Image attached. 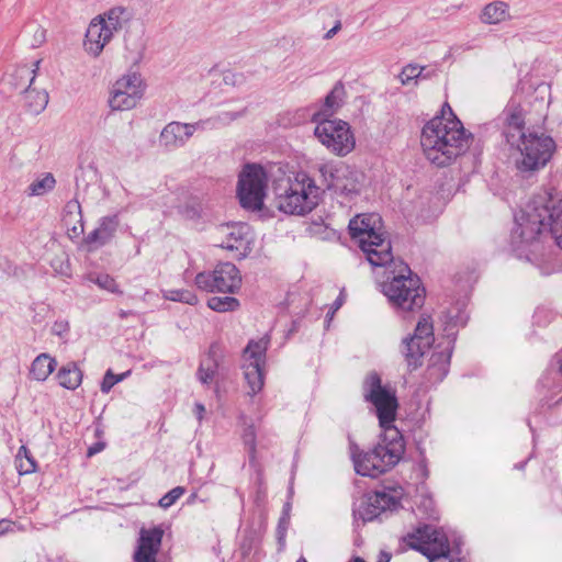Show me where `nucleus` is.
<instances>
[{
	"mask_svg": "<svg viewBox=\"0 0 562 562\" xmlns=\"http://www.w3.org/2000/svg\"><path fill=\"white\" fill-rule=\"evenodd\" d=\"M547 226L555 245L562 250V201L557 195L543 192L515 214L509 241L515 256L533 265L543 276L562 270L555 251L544 247L541 240Z\"/></svg>",
	"mask_w": 562,
	"mask_h": 562,
	"instance_id": "1",
	"label": "nucleus"
},
{
	"mask_svg": "<svg viewBox=\"0 0 562 562\" xmlns=\"http://www.w3.org/2000/svg\"><path fill=\"white\" fill-rule=\"evenodd\" d=\"M363 397L373 406L383 434L378 445L370 451L356 453V448H351V457L359 475L378 477L393 469L405 452L404 438L394 426L397 398L393 391L382 385L376 373L367 376L363 383Z\"/></svg>",
	"mask_w": 562,
	"mask_h": 562,
	"instance_id": "2",
	"label": "nucleus"
},
{
	"mask_svg": "<svg viewBox=\"0 0 562 562\" xmlns=\"http://www.w3.org/2000/svg\"><path fill=\"white\" fill-rule=\"evenodd\" d=\"M470 143L471 134L465 131L448 103L422 130L423 153L427 160L438 167L450 165L468 150Z\"/></svg>",
	"mask_w": 562,
	"mask_h": 562,
	"instance_id": "3",
	"label": "nucleus"
},
{
	"mask_svg": "<svg viewBox=\"0 0 562 562\" xmlns=\"http://www.w3.org/2000/svg\"><path fill=\"white\" fill-rule=\"evenodd\" d=\"M272 189L277 199L278 209L291 215H305L318 204L319 188L315 180L304 171L284 177L282 166L270 167Z\"/></svg>",
	"mask_w": 562,
	"mask_h": 562,
	"instance_id": "4",
	"label": "nucleus"
},
{
	"mask_svg": "<svg viewBox=\"0 0 562 562\" xmlns=\"http://www.w3.org/2000/svg\"><path fill=\"white\" fill-rule=\"evenodd\" d=\"M390 276L381 283V291L389 304L397 313H409L420 310L425 302V288L419 277L412 272L403 261L392 258Z\"/></svg>",
	"mask_w": 562,
	"mask_h": 562,
	"instance_id": "5",
	"label": "nucleus"
},
{
	"mask_svg": "<svg viewBox=\"0 0 562 562\" xmlns=\"http://www.w3.org/2000/svg\"><path fill=\"white\" fill-rule=\"evenodd\" d=\"M352 241L364 254L373 267H385L392 261V246L383 231L381 216L376 213L358 214L349 222Z\"/></svg>",
	"mask_w": 562,
	"mask_h": 562,
	"instance_id": "6",
	"label": "nucleus"
},
{
	"mask_svg": "<svg viewBox=\"0 0 562 562\" xmlns=\"http://www.w3.org/2000/svg\"><path fill=\"white\" fill-rule=\"evenodd\" d=\"M507 144L516 150L515 166L520 172H535L544 168L557 150L555 140L538 132L519 135L508 133Z\"/></svg>",
	"mask_w": 562,
	"mask_h": 562,
	"instance_id": "7",
	"label": "nucleus"
},
{
	"mask_svg": "<svg viewBox=\"0 0 562 562\" xmlns=\"http://www.w3.org/2000/svg\"><path fill=\"white\" fill-rule=\"evenodd\" d=\"M321 180L327 190L351 201L362 189L363 175L342 161H326L318 166Z\"/></svg>",
	"mask_w": 562,
	"mask_h": 562,
	"instance_id": "8",
	"label": "nucleus"
},
{
	"mask_svg": "<svg viewBox=\"0 0 562 562\" xmlns=\"http://www.w3.org/2000/svg\"><path fill=\"white\" fill-rule=\"evenodd\" d=\"M270 170L257 164H247L238 177L237 196L246 210L258 211L263 206Z\"/></svg>",
	"mask_w": 562,
	"mask_h": 562,
	"instance_id": "9",
	"label": "nucleus"
},
{
	"mask_svg": "<svg viewBox=\"0 0 562 562\" xmlns=\"http://www.w3.org/2000/svg\"><path fill=\"white\" fill-rule=\"evenodd\" d=\"M316 124L314 135L331 154L344 157L356 146V138L349 123L339 120H312Z\"/></svg>",
	"mask_w": 562,
	"mask_h": 562,
	"instance_id": "10",
	"label": "nucleus"
},
{
	"mask_svg": "<svg viewBox=\"0 0 562 562\" xmlns=\"http://www.w3.org/2000/svg\"><path fill=\"white\" fill-rule=\"evenodd\" d=\"M269 347V338L261 337L250 340L243 351L241 369L247 383V394L255 396L261 392L266 378V356Z\"/></svg>",
	"mask_w": 562,
	"mask_h": 562,
	"instance_id": "11",
	"label": "nucleus"
},
{
	"mask_svg": "<svg viewBox=\"0 0 562 562\" xmlns=\"http://www.w3.org/2000/svg\"><path fill=\"white\" fill-rule=\"evenodd\" d=\"M147 85L138 71H127L111 86L108 104L112 111L135 109L144 98Z\"/></svg>",
	"mask_w": 562,
	"mask_h": 562,
	"instance_id": "12",
	"label": "nucleus"
},
{
	"mask_svg": "<svg viewBox=\"0 0 562 562\" xmlns=\"http://www.w3.org/2000/svg\"><path fill=\"white\" fill-rule=\"evenodd\" d=\"M240 115L241 113L239 112L224 111L214 119L199 121L193 124L171 122L161 131L159 140L160 144L168 149L177 148L183 146L194 132L229 124Z\"/></svg>",
	"mask_w": 562,
	"mask_h": 562,
	"instance_id": "13",
	"label": "nucleus"
},
{
	"mask_svg": "<svg viewBox=\"0 0 562 562\" xmlns=\"http://www.w3.org/2000/svg\"><path fill=\"white\" fill-rule=\"evenodd\" d=\"M403 541L407 547L427 557L430 562H436L440 558H447L450 551L448 538L443 531L429 525L416 528L413 532L407 533Z\"/></svg>",
	"mask_w": 562,
	"mask_h": 562,
	"instance_id": "14",
	"label": "nucleus"
},
{
	"mask_svg": "<svg viewBox=\"0 0 562 562\" xmlns=\"http://www.w3.org/2000/svg\"><path fill=\"white\" fill-rule=\"evenodd\" d=\"M194 284L205 292L235 294L241 286V274L232 262H220L213 271L199 272Z\"/></svg>",
	"mask_w": 562,
	"mask_h": 562,
	"instance_id": "15",
	"label": "nucleus"
},
{
	"mask_svg": "<svg viewBox=\"0 0 562 562\" xmlns=\"http://www.w3.org/2000/svg\"><path fill=\"white\" fill-rule=\"evenodd\" d=\"M216 246L232 252L233 258L241 260L254 249L255 235L246 223H228L216 228Z\"/></svg>",
	"mask_w": 562,
	"mask_h": 562,
	"instance_id": "16",
	"label": "nucleus"
},
{
	"mask_svg": "<svg viewBox=\"0 0 562 562\" xmlns=\"http://www.w3.org/2000/svg\"><path fill=\"white\" fill-rule=\"evenodd\" d=\"M435 341L434 325L429 316L422 315L413 336L403 340L402 353L412 368L422 364V359Z\"/></svg>",
	"mask_w": 562,
	"mask_h": 562,
	"instance_id": "17",
	"label": "nucleus"
},
{
	"mask_svg": "<svg viewBox=\"0 0 562 562\" xmlns=\"http://www.w3.org/2000/svg\"><path fill=\"white\" fill-rule=\"evenodd\" d=\"M402 492L397 488H384L376 491L362 502L356 514L364 521H370L383 512L394 510L401 504Z\"/></svg>",
	"mask_w": 562,
	"mask_h": 562,
	"instance_id": "18",
	"label": "nucleus"
},
{
	"mask_svg": "<svg viewBox=\"0 0 562 562\" xmlns=\"http://www.w3.org/2000/svg\"><path fill=\"white\" fill-rule=\"evenodd\" d=\"M113 37L112 32L94 16L86 30L83 50L90 57L98 58Z\"/></svg>",
	"mask_w": 562,
	"mask_h": 562,
	"instance_id": "19",
	"label": "nucleus"
},
{
	"mask_svg": "<svg viewBox=\"0 0 562 562\" xmlns=\"http://www.w3.org/2000/svg\"><path fill=\"white\" fill-rule=\"evenodd\" d=\"M162 530L158 527L142 529L137 549L134 552V562H156V557L162 540Z\"/></svg>",
	"mask_w": 562,
	"mask_h": 562,
	"instance_id": "20",
	"label": "nucleus"
},
{
	"mask_svg": "<svg viewBox=\"0 0 562 562\" xmlns=\"http://www.w3.org/2000/svg\"><path fill=\"white\" fill-rule=\"evenodd\" d=\"M499 120L503 125V134L507 139L508 133H515L516 135L526 133L525 128V112L520 105L518 95L515 94L505 109L503 110Z\"/></svg>",
	"mask_w": 562,
	"mask_h": 562,
	"instance_id": "21",
	"label": "nucleus"
},
{
	"mask_svg": "<svg viewBox=\"0 0 562 562\" xmlns=\"http://www.w3.org/2000/svg\"><path fill=\"white\" fill-rule=\"evenodd\" d=\"M147 41L142 26L126 29L124 33V58L132 65H138L146 52Z\"/></svg>",
	"mask_w": 562,
	"mask_h": 562,
	"instance_id": "22",
	"label": "nucleus"
},
{
	"mask_svg": "<svg viewBox=\"0 0 562 562\" xmlns=\"http://www.w3.org/2000/svg\"><path fill=\"white\" fill-rule=\"evenodd\" d=\"M134 10L131 7L114 5L103 13L97 15L99 21L112 32L114 36L117 32L124 30L134 19Z\"/></svg>",
	"mask_w": 562,
	"mask_h": 562,
	"instance_id": "23",
	"label": "nucleus"
},
{
	"mask_svg": "<svg viewBox=\"0 0 562 562\" xmlns=\"http://www.w3.org/2000/svg\"><path fill=\"white\" fill-rule=\"evenodd\" d=\"M346 99V89L342 82L335 83L330 92L326 95L323 104L312 114V120H333L339 109L344 105Z\"/></svg>",
	"mask_w": 562,
	"mask_h": 562,
	"instance_id": "24",
	"label": "nucleus"
},
{
	"mask_svg": "<svg viewBox=\"0 0 562 562\" xmlns=\"http://www.w3.org/2000/svg\"><path fill=\"white\" fill-rule=\"evenodd\" d=\"M61 221L70 239H77L81 236L83 233V222L81 205L78 200L74 199L66 203Z\"/></svg>",
	"mask_w": 562,
	"mask_h": 562,
	"instance_id": "25",
	"label": "nucleus"
},
{
	"mask_svg": "<svg viewBox=\"0 0 562 562\" xmlns=\"http://www.w3.org/2000/svg\"><path fill=\"white\" fill-rule=\"evenodd\" d=\"M452 353L451 341L441 351H435L427 367V379L431 383L441 382L448 374Z\"/></svg>",
	"mask_w": 562,
	"mask_h": 562,
	"instance_id": "26",
	"label": "nucleus"
},
{
	"mask_svg": "<svg viewBox=\"0 0 562 562\" xmlns=\"http://www.w3.org/2000/svg\"><path fill=\"white\" fill-rule=\"evenodd\" d=\"M177 212L187 220H198L201 217L204 204L202 199L189 191H182L177 198Z\"/></svg>",
	"mask_w": 562,
	"mask_h": 562,
	"instance_id": "27",
	"label": "nucleus"
},
{
	"mask_svg": "<svg viewBox=\"0 0 562 562\" xmlns=\"http://www.w3.org/2000/svg\"><path fill=\"white\" fill-rule=\"evenodd\" d=\"M117 224L116 216L103 217L99 226L88 235L87 243L95 247L103 246L113 237Z\"/></svg>",
	"mask_w": 562,
	"mask_h": 562,
	"instance_id": "28",
	"label": "nucleus"
},
{
	"mask_svg": "<svg viewBox=\"0 0 562 562\" xmlns=\"http://www.w3.org/2000/svg\"><path fill=\"white\" fill-rule=\"evenodd\" d=\"M510 19L509 5L504 1H493L484 5L480 20L484 24L494 25Z\"/></svg>",
	"mask_w": 562,
	"mask_h": 562,
	"instance_id": "29",
	"label": "nucleus"
},
{
	"mask_svg": "<svg viewBox=\"0 0 562 562\" xmlns=\"http://www.w3.org/2000/svg\"><path fill=\"white\" fill-rule=\"evenodd\" d=\"M57 361L48 353L38 355L31 363L30 378L32 380L44 382L56 369Z\"/></svg>",
	"mask_w": 562,
	"mask_h": 562,
	"instance_id": "30",
	"label": "nucleus"
},
{
	"mask_svg": "<svg viewBox=\"0 0 562 562\" xmlns=\"http://www.w3.org/2000/svg\"><path fill=\"white\" fill-rule=\"evenodd\" d=\"M82 376V371L75 362H69L66 366H63L56 374L58 384L70 391H75L80 386Z\"/></svg>",
	"mask_w": 562,
	"mask_h": 562,
	"instance_id": "31",
	"label": "nucleus"
},
{
	"mask_svg": "<svg viewBox=\"0 0 562 562\" xmlns=\"http://www.w3.org/2000/svg\"><path fill=\"white\" fill-rule=\"evenodd\" d=\"M56 186V179L53 173L45 172L36 177L27 187L26 195L43 196L54 190Z\"/></svg>",
	"mask_w": 562,
	"mask_h": 562,
	"instance_id": "32",
	"label": "nucleus"
},
{
	"mask_svg": "<svg viewBox=\"0 0 562 562\" xmlns=\"http://www.w3.org/2000/svg\"><path fill=\"white\" fill-rule=\"evenodd\" d=\"M239 305V301L233 296H213L207 300V306L218 313L234 312Z\"/></svg>",
	"mask_w": 562,
	"mask_h": 562,
	"instance_id": "33",
	"label": "nucleus"
},
{
	"mask_svg": "<svg viewBox=\"0 0 562 562\" xmlns=\"http://www.w3.org/2000/svg\"><path fill=\"white\" fill-rule=\"evenodd\" d=\"M425 67L408 64L404 66L398 75V79L403 86H417L418 79L423 77Z\"/></svg>",
	"mask_w": 562,
	"mask_h": 562,
	"instance_id": "34",
	"label": "nucleus"
},
{
	"mask_svg": "<svg viewBox=\"0 0 562 562\" xmlns=\"http://www.w3.org/2000/svg\"><path fill=\"white\" fill-rule=\"evenodd\" d=\"M25 99L29 102V106L32 112L40 113L42 112L47 103H48V94L45 91H35L30 89H25Z\"/></svg>",
	"mask_w": 562,
	"mask_h": 562,
	"instance_id": "35",
	"label": "nucleus"
},
{
	"mask_svg": "<svg viewBox=\"0 0 562 562\" xmlns=\"http://www.w3.org/2000/svg\"><path fill=\"white\" fill-rule=\"evenodd\" d=\"M161 293L165 300L172 302H181L189 305H195L199 302L198 296L189 290H162Z\"/></svg>",
	"mask_w": 562,
	"mask_h": 562,
	"instance_id": "36",
	"label": "nucleus"
},
{
	"mask_svg": "<svg viewBox=\"0 0 562 562\" xmlns=\"http://www.w3.org/2000/svg\"><path fill=\"white\" fill-rule=\"evenodd\" d=\"M16 468L20 474H30L36 470V462L24 446L18 451Z\"/></svg>",
	"mask_w": 562,
	"mask_h": 562,
	"instance_id": "37",
	"label": "nucleus"
},
{
	"mask_svg": "<svg viewBox=\"0 0 562 562\" xmlns=\"http://www.w3.org/2000/svg\"><path fill=\"white\" fill-rule=\"evenodd\" d=\"M217 372L216 361L207 357L203 360L198 370V379L202 384H210Z\"/></svg>",
	"mask_w": 562,
	"mask_h": 562,
	"instance_id": "38",
	"label": "nucleus"
},
{
	"mask_svg": "<svg viewBox=\"0 0 562 562\" xmlns=\"http://www.w3.org/2000/svg\"><path fill=\"white\" fill-rule=\"evenodd\" d=\"M89 280L95 283L100 289L105 290L110 293H122L120 291L119 284L110 274H91L89 276Z\"/></svg>",
	"mask_w": 562,
	"mask_h": 562,
	"instance_id": "39",
	"label": "nucleus"
},
{
	"mask_svg": "<svg viewBox=\"0 0 562 562\" xmlns=\"http://www.w3.org/2000/svg\"><path fill=\"white\" fill-rule=\"evenodd\" d=\"M447 327L448 336L453 335V329L459 326H464L468 322V315L465 311L458 310L457 313L449 311L447 314Z\"/></svg>",
	"mask_w": 562,
	"mask_h": 562,
	"instance_id": "40",
	"label": "nucleus"
},
{
	"mask_svg": "<svg viewBox=\"0 0 562 562\" xmlns=\"http://www.w3.org/2000/svg\"><path fill=\"white\" fill-rule=\"evenodd\" d=\"M130 373L131 371H126L121 374H114L111 370H108L101 382V392L108 394L115 384L127 378Z\"/></svg>",
	"mask_w": 562,
	"mask_h": 562,
	"instance_id": "41",
	"label": "nucleus"
},
{
	"mask_svg": "<svg viewBox=\"0 0 562 562\" xmlns=\"http://www.w3.org/2000/svg\"><path fill=\"white\" fill-rule=\"evenodd\" d=\"M186 492L182 486H177L170 490L159 499V506L164 509L171 507Z\"/></svg>",
	"mask_w": 562,
	"mask_h": 562,
	"instance_id": "42",
	"label": "nucleus"
},
{
	"mask_svg": "<svg viewBox=\"0 0 562 562\" xmlns=\"http://www.w3.org/2000/svg\"><path fill=\"white\" fill-rule=\"evenodd\" d=\"M417 508L419 512H422L425 515V517L430 518V519L437 518L435 503L431 497L423 496Z\"/></svg>",
	"mask_w": 562,
	"mask_h": 562,
	"instance_id": "43",
	"label": "nucleus"
},
{
	"mask_svg": "<svg viewBox=\"0 0 562 562\" xmlns=\"http://www.w3.org/2000/svg\"><path fill=\"white\" fill-rule=\"evenodd\" d=\"M289 528V517L286 514H284L278 524L277 527V538L280 546V550H283L285 547V536Z\"/></svg>",
	"mask_w": 562,
	"mask_h": 562,
	"instance_id": "44",
	"label": "nucleus"
},
{
	"mask_svg": "<svg viewBox=\"0 0 562 562\" xmlns=\"http://www.w3.org/2000/svg\"><path fill=\"white\" fill-rule=\"evenodd\" d=\"M540 386L542 389H548L551 391L553 396H558L562 394V385L559 382H555L549 374L542 376L540 380Z\"/></svg>",
	"mask_w": 562,
	"mask_h": 562,
	"instance_id": "45",
	"label": "nucleus"
},
{
	"mask_svg": "<svg viewBox=\"0 0 562 562\" xmlns=\"http://www.w3.org/2000/svg\"><path fill=\"white\" fill-rule=\"evenodd\" d=\"M536 101L540 103V106L548 104V98L550 95V87L547 83H540L535 88Z\"/></svg>",
	"mask_w": 562,
	"mask_h": 562,
	"instance_id": "46",
	"label": "nucleus"
},
{
	"mask_svg": "<svg viewBox=\"0 0 562 562\" xmlns=\"http://www.w3.org/2000/svg\"><path fill=\"white\" fill-rule=\"evenodd\" d=\"M69 331V323L66 319H57L52 326V334L64 337Z\"/></svg>",
	"mask_w": 562,
	"mask_h": 562,
	"instance_id": "47",
	"label": "nucleus"
},
{
	"mask_svg": "<svg viewBox=\"0 0 562 562\" xmlns=\"http://www.w3.org/2000/svg\"><path fill=\"white\" fill-rule=\"evenodd\" d=\"M19 526L16 522L9 520V519H2L0 520V536H4L9 532H14L19 530Z\"/></svg>",
	"mask_w": 562,
	"mask_h": 562,
	"instance_id": "48",
	"label": "nucleus"
},
{
	"mask_svg": "<svg viewBox=\"0 0 562 562\" xmlns=\"http://www.w3.org/2000/svg\"><path fill=\"white\" fill-rule=\"evenodd\" d=\"M245 443L249 447V453L251 458H255L256 445H255V434L254 430L250 429L245 435Z\"/></svg>",
	"mask_w": 562,
	"mask_h": 562,
	"instance_id": "49",
	"label": "nucleus"
},
{
	"mask_svg": "<svg viewBox=\"0 0 562 562\" xmlns=\"http://www.w3.org/2000/svg\"><path fill=\"white\" fill-rule=\"evenodd\" d=\"M341 30V22L337 20L334 26L324 34V40H331Z\"/></svg>",
	"mask_w": 562,
	"mask_h": 562,
	"instance_id": "50",
	"label": "nucleus"
},
{
	"mask_svg": "<svg viewBox=\"0 0 562 562\" xmlns=\"http://www.w3.org/2000/svg\"><path fill=\"white\" fill-rule=\"evenodd\" d=\"M552 366L562 374V349L554 356Z\"/></svg>",
	"mask_w": 562,
	"mask_h": 562,
	"instance_id": "51",
	"label": "nucleus"
},
{
	"mask_svg": "<svg viewBox=\"0 0 562 562\" xmlns=\"http://www.w3.org/2000/svg\"><path fill=\"white\" fill-rule=\"evenodd\" d=\"M205 412V407L204 405L200 404V403H196L195 404V413H196V416L198 418L201 420L203 418V414Z\"/></svg>",
	"mask_w": 562,
	"mask_h": 562,
	"instance_id": "52",
	"label": "nucleus"
},
{
	"mask_svg": "<svg viewBox=\"0 0 562 562\" xmlns=\"http://www.w3.org/2000/svg\"><path fill=\"white\" fill-rule=\"evenodd\" d=\"M391 555L387 552H381L376 562H390Z\"/></svg>",
	"mask_w": 562,
	"mask_h": 562,
	"instance_id": "53",
	"label": "nucleus"
},
{
	"mask_svg": "<svg viewBox=\"0 0 562 562\" xmlns=\"http://www.w3.org/2000/svg\"><path fill=\"white\" fill-rule=\"evenodd\" d=\"M102 448H103V446H102V445H97V446H94V447H91V448H89L88 454H89V456H92V454H94V453H97V452L101 451V450H102Z\"/></svg>",
	"mask_w": 562,
	"mask_h": 562,
	"instance_id": "54",
	"label": "nucleus"
},
{
	"mask_svg": "<svg viewBox=\"0 0 562 562\" xmlns=\"http://www.w3.org/2000/svg\"><path fill=\"white\" fill-rule=\"evenodd\" d=\"M20 72H21V74H25V75H30V74H31V70H30L27 67H22V68L20 69ZM32 74H34V70H32ZM34 77H35V75H33V76L31 77V79H30V85L33 82Z\"/></svg>",
	"mask_w": 562,
	"mask_h": 562,
	"instance_id": "55",
	"label": "nucleus"
},
{
	"mask_svg": "<svg viewBox=\"0 0 562 562\" xmlns=\"http://www.w3.org/2000/svg\"><path fill=\"white\" fill-rule=\"evenodd\" d=\"M342 304L341 297H338L334 303V311L338 310Z\"/></svg>",
	"mask_w": 562,
	"mask_h": 562,
	"instance_id": "56",
	"label": "nucleus"
},
{
	"mask_svg": "<svg viewBox=\"0 0 562 562\" xmlns=\"http://www.w3.org/2000/svg\"><path fill=\"white\" fill-rule=\"evenodd\" d=\"M553 401H554V403H558V400H554V396L552 395V396L548 400V404H550V402H553Z\"/></svg>",
	"mask_w": 562,
	"mask_h": 562,
	"instance_id": "57",
	"label": "nucleus"
},
{
	"mask_svg": "<svg viewBox=\"0 0 562 562\" xmlns=\"http://www.w3.org/2000/svg\"><path fill=\"white\" fill-rule=\"evenodd\" d=\"M352 562H366V561L361 558H355Z\"/></svg>",
	"mask_w": 562,
	"mask_h": 562,
	"instance_id": "58",
	"label": "nucleus"
},
{
	"mask_svg": "<svg viewBox=\"0 0 562 562\" xmlns=\"http://www.w3.org/2000/svg\"><path fill=\"white\" fill-rule=\"evenodd\" d=\"M296 562H307V561H306V559L304 557H301V558L297 559Z\"/></svg>",
	"mask_w": 562,
	"mask_h": 562,
	"instance_id": "59",
	"label": "nucleus"
}]
</instances>
